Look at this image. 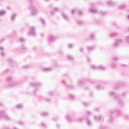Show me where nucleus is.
<instances>
[{
  "instance_id": "9d476101",
  "label": "nucleus",
  "mask_w": 129,
  "mask_h": 129,
  "mask_svg": "<svg viewBox=\"0 0 129 129\" xmlns=\"http://www.w3.org/2000/svg\"><path fill=\"white\" fill-rule=\"evenodd\" d=\"M74 13H78V15H82V11L79 10L75 9L73 11H72V14H74Z\"/></svg>"
},
{
  "instance_id": "37998d69",
  "label": "nucleus",
  "mask_w": 129,
  "mask_h": 129,
  "mask_svg": "<svg viewBox=\"0 0 129 129\" xmlns=\"http://www.w3.org/2000/svg\"><path fill=\"white\" fill-rule=\"evenodd\" d=\"M90 38L91 39H94V35L93 34H91L90 35Z\"/></svg>"
},
{
  "instance_id": "c756f323",
  "label": "nucleus",
  "mask_w": 129,
  "mask_h": 129,
  "mask_svg": "<svg viewBox=\"0 0 129 129\" xmlns=\"http://www.w3.org/2000/svg\"><path fill=\"white\" fill-rule=\"evenodd\" d=\"M18 124H20V125H23V124H25V122L22 121H19Z\"/></svg>"
},
{
  "instance_id": "c85d7f7f",
  "label": "nucleus",
  "mask_w": 129,
  "mask_h": 129,
  "mask_svg": "<svg viewBox=\"0 0 129 129\" xmlns=\"http://www.w3.org/2000/svg\"><path fill=\"white\" fill-rule=\"evenodd\" d=\"M6 14V11H0V16H3Z\"/></svg>"
},
{
  "instance_id": "f8f14e48",
  "label": "nucleus",
  "mask_w": 129,
  "mask_h": 129,
  "mask_svg": "<svg viewBox=\"0 0 129 129\" xmlns=\"http://www.w3.org/2000/svg\"><path fill=\"white\" fill-rule=\"evenodd\" d=\"M4 51V47L0 46V55H1V56H5V55H6V53L4 52V51Z\"/></svg>"
},
{
  "instance_id": "7ed1b4c3",
  "label": "nucleus",
  "mask_w": 129,
  "mask_h": 129,
  "mask_svg": "<svg viewBox=\"0 0 129 129\" xmlns=\"http://www.w3.org/2000/svg\"><path fill=\"white\" fill-rule=\"evenodd\" d=\"M6 81L8 82V87H14L15 85H17L16 83L13 82V79H12V77H9L6 78Z\"/></svg>"
},
{
  "instance_id": "603ef678",
  "label": "nucleus",
  "mask_w": 129,
  "mask_h": 129,
  "mask_svg": "<svg viewBox=\"0 0 129 129\" xmlns=\"http://www.w3.org/2000/svg\"><path fill=\"white\" fill-rule=\"evenodd\" d=\"M98 110H99L98 108H95V111H98Z\"/></svg>"
},
{
  "instance_id": "774afa93",
  "label": "nucleus",
  "mask_w": 129,
  "mask_h": 129,
  "mask_svg": "<svg viewBox=\"0 0 129 129\" xmlns=\"http://www.w3.org/2000/svg\"><path fill=\"white\" fill-rule=\"evenodd\" d=\"M13 129H19V128H18L17 127H14Z\"/></svg>"
},
{
  "instance_id": "13d9d810",
  "label": "nucleus",
  "mask_w": 129,
  "mask_h": 129,
  "mask_svg": "<svg viewBox=\"0 0 129 129\" xmlns=\"http://www.w3.org/2000/svg\"><path fill=\"white\" fill-rule=\"evenodd\" d=\"M29 2L30 3H33V0H30Z\"/></svg>"
},
{
  "instance_id": "79ce46f5",
  "label": "nucleus",
  "mask_w": 129,
  "mask_h": 129,
  "mask_svg": "<svg viewBox=\"0 0 129 129\" xmlns=\"http://www.w3.org/2000/svg\"><path fill=\"white\" fill-rule=\"evenodd\" d=\"M40 22H41V23H42L43 25H45V21H44V19L41 18Z\"/></svg>"
},
{
  "instance_id": "6e6d98bb",
  "label": "nucleus",
  "mask_w": 129,
  "mask_h": 129,
  "mask_svg": "<svg viewBox=\"0 0 129 129\" xmlns=\"http://www.w3.org/2000/svg\"><path fill=\"white\" fill-rule=\"evenodd\" d=\"M50 99H46V101L47 102H50Z\"/></svg>"
},
{
  "instance_id": "c03bdc74",
  "label": "nucleus",
  "mask_w": 129,
  "mask_h": 129,
  "mask_svg": "<svg viewBox=\"0 0 129 129\" xmlns=\"http://www.w3.org/2000/svg\"><path fill=\"white\" fill-rule=\"evenodd\" d=\"M114 99L116 100H119V97H118V96H115Z\"/></svg>"
},
{
  "instance_id": "a211bd4d",
  "label": "nucleus",
  "mask_w": 129,
  "mask_h": 129,
  "mask_svg": "<svg viewBox=\"0 0 129 129\" xmlns=\"http://www.w3.org/2000/svg\"><path fill=\"white\" fill-rule=\"evenodd\" d=\"M94 119L96 121H98V120H100V118H101V116H100L99 117H97L96 116H94L93 117Z\"/></svg>"
},
{
  "instance_id": "2f4dec72",
  "label": "nucleus",
  "mask_w": 129,
  "mask_h": 129,
  "mask_svg": "<svg viewBox=\"0 0 129 129\" xmlns=\"http://www.w3.org/2000/svg\"><path fill=\"white\" fill-rule=\"evenodd\" d=\"M19 42H25V39L23 38H20L19 39Z\"/></svg>"
},
{
  "instance_id": "a878e982",
  "label": "nucleus",
  "mask_w": 129,
  "mask_h": 129,
  "mask_svg": "<svg viewBox=\"0 0 129 129\" xmlns=\"http://www.w3.org/2000/svg\"><path fill=\"white\" fill-rule=\"evenodd\" d=\"M66 118L68 121H71V119L70 118V116L69 115H66Z\"/></svg>"
},
{
  "instance_id": "a19ab883",
  "label": "nucleus",
  "mask_w": 129,
  "mask_h": 129,
  "mask_svg": "<svg viewBox=\"0 0 129 129\" xmlns=\"http://www.w3.org/2000/svg\"><path fill=\"white\" fill-rule=\"evenodd\" d=\"M101 87H102L100 86H97L96 87V89H97V90H99V89H100V88H101Z\"/></svg>"
},
{
  "instance_id": "ddd939ff",
  "label": "nucleus",
  "mask_w": 129,
  "mask_h": 129,
  "mask_svg": "<svg viewBox=\"0 0 129 129\" xmlns=\"http://www.w3.org/2000/svg\"><path fill=\"white\" fill-rule=\"evenodd\" d=\"M62 16L64 21H66L67 22L69 21V18H68V16H67V15L65 14V13H62Z\"/></svg>"
},
{
  "instance_id": "cd10ccee",
  "label": "nucleus",
  "mask_w": 129,
  "mask_h": 129,
  "mask_svg": "<svg viewBox=\"0 0 129 129\" xmlns=\"http://www.w3.org/2000/svg\"><path fill=\"white\" fill-rule=\"evenodd\" d=\"M16 14H13L11 17V21H14L16 19Z\"/></svg>"
},
{
  "instance_id": "9b49d317",
  "label": "nucleus",
  "mask_w": 129,
  "mask_h": 129,
  "mask_svg": "<svg viewBox=\"0 0 129 129\" xmlns=\"http://www.w3.org/2000/svg\"><path fill=\"white\" fill-rule=\"evenodd\" d=\"M30 85H31V86H34L35 87H39V86H41V85H42V84H41L40 83H30Z\"/></svg>"
},
{
  "instance_id": "39448f33",
  "label": "nucleus",
  "mask_w": 129,
  "mask_h": 129,
  "mask_svg": "<svg viewBox=\"0 0 129 129\" xmlns=\"http://www.w3.org/2000/svg\"><path fill=\"white\" fill-rule=\"evenodd\" d=\"M83 120H86L87 125H91V122L88 119V118H80L77 120V121H78V122H81L83 121Z\"/></svg>"
},
{
  "instance_id": "0e129e2a",
  "label": "nucleus",
  "mask_w": 129,
  "mask_h": 129,
  "mask_svg": "<svg viewBox=\"0 0 129 129\" xmlns=\"http://www.w3.org/2000/svg\"><path fill=\"white\" fill-rule=\"evenodd\" d=\"M56 119H56V118H54L53 119V120L55 121V120H56Z\"/></svg>"
},
{
  "instance_id": "de8ad7c7",
  "label": "nucleus",
  "mask_w": 129,
  "mask_h": 129,
  "mask_svg": "<svg viewBox=\"0 0 129 129\" xmlns=\"http://www.w3.org/2000/svg\"><path fill=\"white\" fill-rule=\"evenodd\" d=\"M58 53L59 54V55H62V54H63V51H62L61 50H60L58 52Z\"/></svg>"
},
{
  "instance_id": "20e7f679",
  "label": "nucleus",
  "mask_w": 129,
  "mask_h": 129,
  "mask_svg": "<svg viewBox=\"0 0 129 129\" xmlns=\"http://www.w3.org/2000/svg\"><path fill=\"white\" fill-rule=\"evenodd\" d=\"M91 69H93L94 70H106V68L103 67L102 65L97 66L95 67L94 65L91 66Z\"/></svg>"
},
{
  "instance_id": "680f3d73",
  "label": "nucleus",
  "mask_w": 129,
  "mask_h": 129,
  "mask_svg": "<svg viewBox=\"0 0 129 129\" xmlns=\"http://www.w3.org/2000/svg\"><path fill=\"white\" fill-rule=\"evenodd\" d=\"M122 66H124V67H126V66H125V64H122Z\"/></svg>"
},
{
  "instance_id": "412c9836",
  "label": "nucleus",
  "mask_w": 129,
  "mask_h": 129,
  "mask_svg": "<svg viewBox=\"0 0 129 129\" xmlns=\"http://www.w3.org/2000/svg\"><path fill=\"white\" fill-rule=\"evenodd\" d=\"M16 107L18 109H20V108H23V105L21 104H17L16 105Z\"/></svg>"
},
{
  "instance_id": "338daca9",
  "label": "nucleus",
  "mask_w": 129,
  "mask_h": 129,
  "mask_svg": "<svg viewBox=\"0 0 129 129\" xmlns=\"http://www.w3.org/2000/svg\"><path fill=\"white\" fill-rule=\"evenodd\" d=\"M103 126H101L100 129H103Z\"/></svg>"
},
{
  "instance_id": "423d86ee",
  "label": "nucleus",
  "mask_w": 129,
  "mask_h": 129,
  "mask_svg": "<svg viewBox=\"0 0 129 129\" xmlns=\"http://www.w3.org/2000/svg\"><path fill=\"white\" fill-rule=\"evenodd\" d=\"M123 41H124L123 39H116V42L114 44V47H115V48H117V47L119 46L120 44H121V43H123Z\"/></svg>"
},
{
  "instance_id": "052dcab7",
  "label": "nucleus",
  "mask_w": 129,
  "mask_h": 129,
  "mask_svg": "<svg viewBox=\"0 0 129 129\" xmlns=\"http://www.w3.org/2000/svg\"><path fill=\"white\" fill-rule=\"evenodd\" d=\"M120 104H121V103H122V101H120V102H119Z\"/></svg>"
},
{
  "instance_id": "09e8293b",
  "label": "nucleus",
  "mask_w": 129,
  "mask_h": 129,
  "mask_svg": "<svg viewBox=\"0 0 129 129\" xmlns=\"http://www.w3.org/2000/svg\"><path fill=\"white\" fill-rule=\"evenodd\" d=\"M41 125H42V126H46V124L42 123H41Z\"/></svg>"
},
{
  "instance_id": "e2e57ef3",
  "label": "nucleus",
  "mask_w": 129,
  "mask_h": 129,
  "mask_svg": "<svg viewBox=\"0 0 129 129\" xmlns=\"http://www.w3.org/2000/svg\"><path fill=\"white\" fill-rule=\"evenodd\" d=\"M123 96H125V93L123 94Z\"/></svg>"
},
{
  "instance_id": "f03ea898",
  "label": "nucleus",
  "mask_w": 129,
  "mask_h": 129,
  "mask_svg": "<svg viewBox=\"0 0 129 129\" xmlns=\"http://www.w3.org/2000/svg\"><path fill=\"white\" fill-rule=\"evenodd\" d=\"M1 118H4L6 120H11L12 119L10 117L6 114V112L4 110L0 111V119Z\"/></svg>"
},
{
  "instance_id": "b1692460",
  "label": "nucleus",
  "mask_w": 129,
  "mask_h": 129,
  "mask_svg": "<svg viewBox=\"0 0 129 129\" xmlns=\"http://www.w3.org/2000/svg\"><path fill=\"white\" fill-rule=\"evenodd\" d=\"M119 10H125V9H126V6L125 5H121L119 7Z\"/></svg>"
},
{
  "instance_id": "2eb2a0df",
  "label": "nucleus",
  "mask_w": 129,
  "mask_h": 129,
  "mask_svg": "<svg viewBox=\"0 0 129 129\" xmlns=\"http://www.w3.org/2000/svg\"><path fill=\"white\" fill-rule=\"evenodd\" d=\"M95 47V46H87V49L88 51L90 52V51H92L93 50H94Z\"/></svg>"
},
{
  "instance_id": "e433bc0d",
  "label": "nucleus",
  "mask_w": 129,
  "mask_h": 129,
  "mask_svg": "<svg viewBox=\"0 0 129 129\" xmlns=\"http://www.w3.org/2000/svg\"><path fill=\"white\" fill-rule=\"evenodd\" d=\"M101 13L103 16H106V15H107V12H101Z\"/></svg>"
},
{
  "instance_id": "5701e85b",
  "label": "nucleus",
  "mask_w": 129,
  "mask_h": 129,
  "mask_svg": "<svg viewBox=\"0 0 129 129\" xmlns=\"http://www.w3.org/2000/svg\"><path fill=\"white\" fill-rule=\"evenodd\" d=\"M84 83V80H79L78 81V84L79 85H82V84H83Z\"/></svg>"
},
{
  "instance_id": "72a5a7b5",
  "label": "nucleus",
  "mask_w": 129,
  "mask_h": 129,
  "mask_svg": "<svg viewBox=\"0 0 129 129\" xmlns=\"http://www.w3.org/2000/svg\"><path fill=\"white\" fill-rule=\"evenodd\" d=\"M91 114H92V113H91V112L89 111H87V115H88V116H89V115H91Z\"/></svg>"
},
{
  "instance_id": "1a4fd4ad",
  "label": "nucleus",
  "mask_w": 129,
  "mask_h": 129,
  "mask_svg": "<svg viewBox=\"0 0 129 129\" xmlns=\"http://www.w3.org/2000/svg\"><path fill=\"white\" fill-rule=\"evenodd\" d=\"M55 39H56V37H54V36L49 35L47 38L48 42L53 43V42L55 41Z\"/></svg>"
},
{
  "instance_id": "7c9ffc66",
  "label": "nucleus",
  "mask_w": 129,
  "mask_h": 129,
  "mask_svg": "<svg viewBox=\"0 0 129 129\" xmlns=\"http://www.w3.org/2000/svg\"><path fill=\"white\" fill-rule=\"evenodd\" d=\"M125 40H126V43H127V44H129V36H126L125 37Z\"/></svg>"
},
{
  "instance_id": "69168bd1",
  "label": "nucleus",
  "mask_w": 129,
  "mask_h": 129,
  "mask_svg": "<svg viewBox=\"0 0 129 129\" xmlns=\"http://www.w3.org/2000/svg\"><path fill=\"white\" fill-rule=\"evenodd\" d=\"M3 41H4V39H1L0 42H3Z\"/></svg>"
},
{
  "instance_id": "f704fd0d",
  "label": "nucleus",
  "mask_w": 129,
  "mask_h": 129,
  "mask_svg": "<svg viewBox=\"0 0 129 129\" xmlns=\"http://www.w3.org/2000/svg\"><path fill=\"white\" fill-rule=\"evenodd\" d=\"M20 49H21L22 50H25L26 49V46H25V45H22Z\"/></svg>"
},
{
  "instance_id": "bb28decb",
  "label": "nucleus",
  "mask_w": 129,
  "mask_h": 129,
  "mask_svg": "<svg viewBox=\"0 0 129 129\" xmlns=\"http://www.w3.org/2000/svg\"><path fill=\"white\" fill-rule=\"evenodd\" d=\"M41 115H42V116H47V115H48V113L46 112H43L41 113Z\"/></svg>"
},
{
  "instance_id": "4be33fe9",
  "label": "nucleus",
  "mask_w": 129,
  "mask_h": 129,
  "mask_svg": "<svg viewBox=\"0 0 129 129\" xmlns=\"http://www.w3.org/2000/svg\"><path fill=\"white\" fill-rule=\"evenodd\" d=\"M58 11H59V8H54L52 9V14L53 15V14H54V13H55V12H58Z\"/></svg>"
},
{
  "instance_id": "49530a36",
  "label": "nucleus",
  "mask_w": 129,
  "mask_h": 129,
  "mask_svg": "<svg viewBox=\"0 0 129 129\" xmlns=\"http://www.w3.org/2000/svg\"><path fill=\"white\" fill-rule=\"evenodd\" d=\"M83 105H84V106H87V105H88V103L84 102Z\"/></svg>"
},
{
  "instance_id": "c9c22d12",
  "label": "nucleus",
  "mask_w": 129,
  "mask_h": 129,
  "mask_svg": "<svg viewBox=\"0 0 129 129\" xmlns=\"http://www.w3.org/2000/svg\"><path fill=\"white\" fill-rule=\"evenodd\" d=\"M111 67L112 68H115L116 67V64H115V63L112 64L111 66Z\"/></svg>"
},
{
  "instance_id": "aec40b11",
  "label": "nucleus",
  "mask_w": 129,
  "mask_h": 129,
  "mask_svg": "<svg viewBox=\"0 0 129 129\" xmlns=\"http://www.w3.org/2000/svg\"><path fill=\"white\" fill-rule=\"evenodd\" d=\"M77 24L79 26H82V25H84V23L82 21L79 20L77 22Z\"/></svg>"
},
{
  "instance_id": "f3484780",
  "label": "nucleus",
  "mask_w": 129,
  "mask_h": 129,
  "mask_svg": "<svg viewBox=\"0 0 129 129\" xmlns=\"http://www.w3.org/2000/svg\"><path fill=\"white\" fill-rule=\"evenodd\" d=\"M108 6H114L115 5V3L112 2V1H109L107 2Z\"/></svg>"
},
{
  "instance_id": "4468645a",
  "label": "nucleus",
  "mask_w": 129,
  "mask_h": 129,
  "mask_svg": "<svg viewBox=\"0 0 129 129\" xmlns=\"http://www.w3.org/2000/svg\"><path fill=\"white\" fill-rule=\"evenodd\" d=\"M43 71H45V72H49L52 70V68H45L42 69Z\"/></svg>"
},
{
  "instance_id": "6e6552de",
  "label": "nucleus",
  "mask_w": 129,
  "mask_h": 129,
  "mask_svg": "<svg viewBox=\"0 0 129 129\" xmlns=\"http://www.w3.org/2000/svg\"><path fill=\"white\" fill-rule=\"evenodd\" d=\"M28 35L30 36H36V32H35V27H30L28 32Z\"/></svg>"
},
{
  "instance_id": "f257e3e1",
  "label": "nucleus",
  "mask_w": 129,
  "mask_h": 129,
  "mask_svg": "<svg viewBox=\"0 0 129 129\" xmlns=\"http://www.w3.org/2000/svg\"><path fill=\"white\" fill-rule=\"evenodd\" d=\"M121 115V112L119 110H112L110 112V120L109 121V122H112L114 118H116L117 116Z\"/></svg>"
},
{
  "instance_id": "bf43d9fd",
  "label": "nucleus",
  "mask_w": 129,
  "mask_h": 129,
  "mask_svg": "<svg viewBox=\"0 0 129 129\" xmlns=\"http://www.w3.org/2000/svg\"><path fill=\"white\" fill-rule=\"evenodd\" d=\"M40 35H41L42 37H43V36H44V34H43V33H41V34H40Z\"/></svg>"
},
{
  "instance_id": "393cba45",
  "label": "nucleus",
  "mask_w": 129,
  "mask_h": 129,
  "mask_svg": "<svg viewBox=\"0 0 129 129\" xmlns=\"http://www.w3.org/2000/svg\"><path fill=\"white\" fill-rule=\"evenodd\" d=\"M67 59H68V60H70V61H72L73 60V57H72L71 55H68L67 56Z\"/></svg>"
},
{
  "instance_id": "4d7b16f0",
  "label": "nucleus",
  "mask_w": 129,
  "mask_h": 129,
  "mask_svg": "<svg viewBox=\"0 0 129 129\" xmlns=\"http://www.w3.org/2000/svg\"><path fill=\"white\" fill-rule=\"evenodd\" d=\"M87 60H88V62H90V59L89 58H88Z\"/></svg>"
},
{
  "instance_id": "6ab92c4d",
  "label": "nucleus",
  "mask_w": 129,
  "mask_h": 129,
  "mask_svg": "<svg viewBox=\"0 0 129 129\" xmlns=\"http://www.w3.org/2000/svg\"><path fill=\"white\" fill-rule=\"evenodd\" d=\"M89 11L92 14H95L96 13H97V10H96V9L93 10L92 9H91L89 10Z\"/></svg>"
},
{
  "instance_id": "4c0bfd02",
  "label": "nucleus",
  "mask_w": 129,
  "mask_h": 129,
  "mask_svg": "<svg viewBox=\"0 0 129 129\" xmlns=\"http://www.w3.org/2000/svg\"><path fill=\"white\" fill-rule=\"evenodd\" d=\"M114 95V93L112 91L110 92L109 93V95L110 96H113V95Z\"/></svg>"
},
{
  "instance_id": "473e14b6",
  "label": "nucleus",
  "mask_w": 129,
  "mask_h": 129,
  "mask_svg": "<svg viewBox=\"0 0 129 129\" xmlns=\"http://www.w3.org/2000/svg\"><path fill=\"white\" fill-rule=\"evenodd\" d=\"M113 61H118V57L114 56L113 57Z\"/></svg>"
},
{
  "instance_id": "3c124183",
  "label": "nucleus",
  "mask_w": 129,
  "mask_h": 129,
  "mask_svg": "<svg viewBox=\"0 0 129 129\" xmlns=\"http://www.w3.org/2000/svg\"><path fill=\"white\" fill-rule=\"evenodd\" d=\"M80 52H83V48H81L80 49Z\"/></svg>"
},
{
  "instance_id": "58836bf2",
  "label": "nucleus",
  "mask_w": 129,
  "mask_h": 129,
  "mask_svg": "<svg viewBox=\"0 0 129 129\" xmlns=\"http://www.w3.org/2000/svg\"><path fill=\"white\" fill-rule=\"evenodd\" d=\"M69 98H70V99H71V100L74 99V96H73L72 95H70L69 96Z\"/></svg>"
},
{
  "instance_id": "0eeeda50",
  "label": "nucleus",
  "mask_w": 129,
  "mask_h": 129,
  "mask_svg": "<svg viewBox=\"0 0 129 129\" xmlns=\"http://www.w3.org/2000/svg\"><path fill=\"white\" fill-rule=\"evenodd\" d=\"M29 9L31 10L32 15H36L37 13H38L37 9H36V8L34 7V5H33V4H31L30 5Z\"/></svg>"
},
{
  "instance_id": "8fccbe9b",
  "label": "nucleus",
  "mask_w": 129,
  "mask_h": 129,
  "mask_svg": "<svg viewBox=\"0 0 129 129\" xmlns=\"http://www.w3.org/2000/svg\"><path fill=\"white\" fill-rule=\"evenodd\" d=\"M49 95H52L53 94V92H50L48 93Z\"/></svg>"
},
{
  "instance_id": "ea45409f",
  "label": "nucleus",
  "mask_w": 129,
  "mask_h": 129,
  "mask_svg": "<svg viewBox=\"0 0 129 129\" xmlns=\"http://www.w3.org/2000/svg\"><path fill=\"white\" fill-rule=\"evenodd\" d=\"M8 61L10 62V63H11V64L12 65H13V63H14V61H13L12 59H8Z\"/></svg>"
},
{
  "instance_id": "a18cd8bd",
  "label": "nucleus",
  "mask_w": 129,
  "mask_h": 129,
  "mask_svg": "<svg viewBox=\"0 0 129 129\" xmlns=\"http://www.w3.org/2000/svg\"><path fill=\"white\" fill-rule=\"evenodd\" d=\"M73 44H69L68 45V48H73Z\"/></svg>"
},
{
  "instance_id": "5fc2aeb1",
  "label": "nucleus",
  "mask_w": 129,
  "mask_h": 129,
  "mask_svg": "<svg viewBox=\"0 0 129 129\" xmlns=\"http://www.w3.org/2000/svg\"><path fill=\"white\" fill-rule=\"evenodd\" d=\"M24 68H29V66H24Z\"/></svg>"
},
{
  "instance_id": "864d4df0",
  "label": "nucleus",
  "mask_w": 129,
  "mask_h": 129,
  "mask_svg": "<svg viewBox=\"0 0 129 129\" xmlns=\"http://www.w3.org/2000/svg\"><path fill=\"white\" fill-rule=\"evenodd\" d=\"M3 129H10V128L8 127H3Z\"/></svg>"
},
{
  "instance_id": "dca6fc26",
  "label": "nucleus",
  "mask_w": 129,
  "mask_h": 129,
  "mask_svg": "<svg viewBox=\"0 0 129 129\" xmlns=\"http://www.w3.org/2000/svg\"><path fill=\"white\" fill-rule=\"evenodd\" d=\"M110 37L111 38H113L114 37H116V36H118V32H116V33H113L112 32L111 34H110Z\"/></svg>"
}]
</instances>
